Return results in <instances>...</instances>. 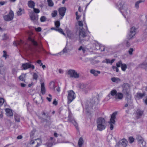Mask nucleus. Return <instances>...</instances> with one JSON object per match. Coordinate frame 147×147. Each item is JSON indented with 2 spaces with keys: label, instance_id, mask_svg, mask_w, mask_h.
Wrapping results in <instances>:
<instances>
[{
  "label": "nucleus",
  "instance_id": "obj_1",
  "mask_svg": "<svg viewBox=\"0 0 147 147\" xmlns=\"http://www.w3.org/2000/svg\"><path fill=\"white\" fill-rule=\"evenodd\" d=\"M123 93L125 96V99L127 101V103L126 104L124 107L131 108L133 106L132 101L131 99V96L130 92L129 85L127 84H125L123 90Z\"/></svg>",
  "mask_w": 147,
  "mask_h": 147
},
{
  "label": "nucleus",
  "instance_id": "obj_2",
  "mask_svg": "<svg viewBox=\"0 0 147 147\" xmlns=\"http://www.w3.org/2000/svg\"><path fill=\"white\" fill-rule=\"evenodd\" d=\"M118 6L120 8L121 12L128 21L131 16V11L127 8V5L125 1L123 0H120L118 3Z\"/></svg>",
  "mask_w": 147,
  "mask_h": 147
},
{
  "label": "nucleus",
  "instance_id": "obj_3",
  "mask_svg": "<svg viewBox=\"0 0 147 147\" xmlns=\"http://www.w3.org/2000/svg\"><path fill=\"white\" fill-rule=\"evenodd\" d=\"M97 129L102 131L105 129L106 126V122L105 119L102 117H99L97 119Z\"/></svg>",
  "mask_w": 147,
  "mask_h": 147
},
{
  "label": "nucleus",
  "instance_id": "obj_4",
  "mask_svg": "<svg viewBox=\"0 0 147 147\" xmlns=\"http://www.w3.org/2000/svg\"><path fill=\"white\" fill-rule=\"evenodd\" d=\"M67 92V103L69 104L75 98L76 96L75 93L72 90L68 91Z\"/></svg>",
  "mask_w": 147,
  "mask_h": 147
},
{
  "label": "nucleus",
  "instance_id": "obj_5",
  "mask_svg": "<svg viewBox=\"0 0 147 147\" xmlns=\"http://www.w3.org/2000/svg\"><path fill=\"white\" fill-rule=\"evenodd\" d=\"M117 114V113L114 112L113 113L111 116V118L110 121H109V124L110 128L111 130H112L114 128V125L115 124V119L116 118V115Z\"/></svg>",
  "mask_w": 147,
  "mask_h": 147
},
{
  "label": "nucleus",
  "instance_id": "obj_6",
  "mask_svg": "<svg viewBox=\"0 0 147 147\" xmlns=\"http://www.w3.org/2000/svg\"><path fill=\"white\" fill-rule=\"evenodd\" d=\"M67 74L69 77L75 78H78L80 76L79 74L74 69H69L67 72Z\"/></svg>",
  "mask_w": 147,
  "mask_h": 147
},
{
  "label": "nucleus",
  "instance_id": "obj_7",
  "mask_svg": "<svg viewBox=\"0 0 147 147\" xmlns=\"http://www.w3.org/2000/svg\"><path fill=\"white\" fill-rule=\"evenodd\" d=\"M22 69L23 70H26L30 68L33 70L35 68V66L32 64L31 62L30 61L29 62L22 64Z\"/></svg>",
  "mask_w": 147,
  "mask_h": 147
},
{
  "label": "nucleus",
  "instance_id": "obj_8",
  "mask_svg": "<svg viewBox=\"0 0 147 147\" xmlns=\"http://www.w3.org/2000/svg\"><path fill=\"white\" fill-rule=\"evenodd\" d=\"M13 12L12 10H10L7 15L4 16H3V18L5 21H9L13 19Z\"/></svg>",
  "mask_w": 147,
  "mask_h": 147
},
{
  "label": "nucleus",
  "instance_id": "obj_9",
  "mask_svg": "<svg viewBox=\"0 0 147 147\" xmlns=\"http://www.w3.org/2000/svg\"><path fill=\"white\" fill-rule=\"evenodd\" d=\"M127 144V141L126 139H123L118 142V146L119 147H125Z\"/></svg>",
  "mask_w": 147,
  "mask_h": 147
},
{
  "label": "nucleus",
  "instance_id": "obj_10",
  "mask_svg": "<svg viewBox=\"0 0 147 147\" xmlns=\"http://www.w3.org/2000/svg\"><path fill=\"white\" fill-rule=\"evenodd\" d=\"M136 29L135 27H132L130 30V33L129 34L128 38L130 39L134 36L136 34Z\"/></svg>",
  "mask_w": 147,
  "mask_h": 147
},
{
  "label": "nucleus",
  "instance_id": "obj_11",
  "mask_svg": "<svg viewBox=\"0 0 147 147\" xmlns=\"http://www.w3.org/2000/svg\"><path fill=\"white\" fill-rule=\"evenodd\" d=\"M68 121L72 123L76 129H78V125L77 123L74 120V118L70 115H69L68 116Z\"/></svg>",
  "mask_w": 147,
  "mask_h": 147
},
{
  "label": "nucleus",
  "instance_id": "obj_12",
  "mask_svg": "<svg viewBox=\"0 0 147 147\" xmlns=\"http://www.w3.org/2000/svg\"><path fill=\"white\" fill-rule=\"evenodd\" d=\"M66 11V8L65 7L60 8L59 9V12L60 15L62 17H63L65 15Z\"/></svg>",
  "mask_w": 147,
  "mask_h": 147
},
{
  "label": "nucleus",
  "instance_id": "obj_13",
  "mask_svg": "<svg viewBox=\"0 0 147 147\" xmlns=\"http://www.w3.org/2000/svg\"><path fill=\"white\" fill-rule=\"evenodd\" d=\"M90 72L91 74H93L95 77L98 76L99 74H100V71H97L94 69H92L90 70Z\"/></svg>",
  "mask_w": 147,
  "mask_h": 147
},
{
  "label": "nucleus",
  "instance_id": "obj_14",
  "mask_svg": "<svg viewBox=\"0 0 147 147\" xmlns=\"http://www.w3.org/2000/svg\"><path fill=\"white\" fill-rule=\"evenodd\" d=\"M123 97V94L121 92H118L115 96V98L116 99H118L119 100L122 99Z\"/></svg>",
  "mask_w": 147,
  "mask_h": 147
},
{
  "label": "nucleus",
  "instance_id": "obj_15",
  "mask_svg": "<svg viewBox=\"0 0 147 147\" xmlns=\"http://www.w3.org/2000/svg\"><path fill=\"white\" fill-rule=\"evenodd\" d=\"M145 95V94L144 92L142 93L140 92H138L136 94V98L137 99L142 98Z\"/></svg>",
  "mask_w": 147,
  "mask_h": 147
},
{
  "label": "nucleus",
  "instance_id": "obj_16",
  "mask_svg": "<svg viewBox=\"0 0 147 147\" xmlns=\"http://www.w3.org/2000/svg\"><path fill=\"white\" fill-rule=\"evenodd\" d=\"M94 45L95 46L96 49V50L100 49L102 47L103 48V50H101V51H105V48H104V47L102 46H101L98 43L96 42L94 44Z\"/></svg>",
  "mask_w": 147,
  "mask_h": 147
},
{
  "label": "nucleus",
  "instance_id": "obj_17",
  "mask_svg": "<svg viewBox=\"0 0 147 147\" xmlns=\"http://www.w3.org/2000/svg\"><path fill=\"white\" fill-rule=\"evenodd\" d=\"M79 38L80 39L82 38H84L86 36V33L83 30H81L79 33Z\"/></svg>",
  "mask_w": 147,
  "mask_h": 147
},
{
  "label": "nucleus",
  "instance_id": "obj_18",
  "mask_svg": "<svg viewBox=\"0 0 147 147\" xmlns=\"http://www.w3.org/2000/svg\"><path fill=\"white\" fill-rule=\"evenodd\" d=\"M6 114L7 116L9 117L13 116V113L12 111L9 109H5Z\"/></svg>",
  "mask_w": 147,
  "mask_h": 147
},
{
  "label": "nucleus",
  "instance_id": "obj_19",
  "mask_svg": "<svg viewBox=\"0 0 147 147\" xmlns=\"http://www.w3.org/2000/svg\"><path fill=\"white\" fill-rule=\"evenodd\" d=\"M28 6L30 8H33L35 6V3L32 1L31 0L28 1Z\"/></svg>",
  "mask_w": 147,
  "mask_h": 147
},
{
  "label": "nucleus",
  "instance_id": "obj_20",
  "mask_svg": "<svg viewBox=\"0 0 147 147\" xmlns=\"http://www.w3.org/2000/svg\"><path fill=\"white\" fill-rule=\"evenodd\" d=\"M41 92L43 94H44L45 93L46 89L45 86V84L44 83H42L41 84Z\"/></svg>",
  "mask_w": 147,
  "mask_h": 147
},
{
  "label": "nucleus",
  "instance_id": "obj_21",
  "mask_svg": "<svg viewBox=\"0 0 147 147\" xmlns=\"http://www.w3.org/2000/svg\"><path fill=\"white\" fill-rule=\"evenodd\" d=\"M49 87L51 89L55 90V82H51L49 84Z\"/></svg>",
  "mask_w": 147,
  "mask_h": 147
},
{
  "label": "nucleus",
  "instance_id": "obj_22",
  "mask_svg": "<svg viewBox=\"0 0 147 147\" xmlns=\"http://www.w3.org/2000/svg\"><path fill=\"white\" fill-rule=\"evenodd\" d=\"M112 81L115 83H118L121 81L120 79L118 78L113 77L111 78Z\"/></svg>",
  "mask_w": 147,
  "mask_h": 147
},
{
  "label": "nucleus",
  "instance_id": "obj_23",
  "mask_svg": "<svg viewBox=\"0 0 147 147\" xmlns=\"http://www.w3.org/2000/svg\"><path fill=\"white\" fill-rule=\"evenodd\" d=\"M67 36L70 38H73L74 37L73 34L69 30L67 31Z\"/></svg>",
  "mask_w": 147,
  "mask_h": 147
},
{
  "label": "nucleus",
  "instance_id": "obj_24",
  "mask_svg": "<svg viewBox=\"0 0 147 147\" xmlns=\"http://www.w3.org/2000/svg\"><path fill=\"white\" fill-rule=\"evenodd\" d=\"M24 12V9L20 8L17 11V14L18 16H21Z\"/></svg>",
  "mask_w": 147,
  "mask_h": 147
},
{
  "label": "nucleus",
  "instance_id": "obj_25",
  "mask_svg": "<svg viewBox=\"0 0 147 147\" xmlns=\"http://www.w3.org/2000/svg\"><path fill=\"white\" fill-rule=\"evenodd\" d=\"M140 147H146V143L145 141L138 143Z\"/></svg>",
  "mask_w": 147,
  "mask_h": 147
},
{
  "label": "nucleus",
  "instance_id": "obj_26",
  "mask_svg": "<svg viewBox=\"0 0 147 147\" xmlns=\"http://www.w3.org/2000/svg\"><path fill=\"white\" fill-rule=\"evenodd\" d=\"M137 139L138 143L144 141L143 138L140 135L137 136Z\"/></svg>",
  "mask_w": 147,
  "mask_h": 147
},
{
  "label": "nucleus",
  "instance_id": "obj_27",
  "mask_svg": "<svg viewBox=\"0 0 147 147\" xmlns=\"http://www.w3.org/2000/svg\"><path fill=\"white\" fill-rule=\"evenodd\" d=\"M23 42V41L22 40H20V41H15L13 42V44L14 45L16 46L20 45Z\"/></svg>",
  "mask_w": 147,
  "mask_h": 147
},
{
  "label": "nucleus",
  "instance_id": "obj_28",
  "mask_svg": "<svg viewBox=\"0 0 147 147\" xmlns=\"http://www.w3.org/2000/svg\"><path fill=\"white\" fill-rule=\"evenodd\" d=\"M84 143L83 140L82 138H80L78 141V144L79 147H81Z\"/></svg>",
  "mask_w": 147,
  "mask_h": 147
},
{
  "label": "nucleus",
  "instance_id": "obj_29",
  "mask_svg": "<svg viewBox=\"0 0 147 147\" xmlns=\"http://www.w3.org/2000/svg\"><path fill=\"white\" fill-rule=\"evenodd\" d=\"M28 40L30 41H31L33 44L35 46L37 45V43L35 41L34 39H33L30 37H29L28 38Z\"/></svg>",
  "mask_w": 147,
  "mask_h": 147
},
{
  "label": "nucleus",
  "instance_id": "obj_30",
  "mask_svg": "<svg viewBox=\"0 0 147 147\" xmlns=\"http://www.w3.org/2000/svg\"><path fill=\"white\" fill-rule=\"evenodd\" d=\"M139 66L140 67L145 68L147 67V63H146V62H144L140 64Z\"/></svg>",
  "mask_w": 147,
  "mask_h": 147
},
{
  "label": "nucleus",
  "instance_id": "obj_31",
  "mask_svg": "<svg viewBox=\"0 0 147 147\" xmlns=\"http://www.w3.org/2000/svg\"><path fill=\"white\" fill-rule=\"evenodd\" d=\"M15 119L16 121L18 122L20 121V116L19 115L16 114L14 115Z\"/></svg>",
  "mask_w": 147,
  "mask_h": 147
},
{
  "label": "nucleus",
  "instance_id": "obj_32",
  "mask_svg": "<svg viewBox=\"0 0 147 147\" xmlns=\"http://www.w3.org/2000/svg\"><path fill=\"white\" fill-rule=\"evenodd\" d=\"M48 5L50 7H53L54 3L52 0H47Z\"/></svg>",
  "mask_w": 147,
  "mask_h": 147
},
{
  "label": "nucleus",
  "instance_id": "obj_33",
  "mask_svg": "<svg viewBox=\"0 0 147 147\" xmlns=\"http://www.w3.org/2000/svg\"><path fill=\"white\" fill-rule=\"evenodd\" d=\"M117 93L116 90H113L111 91L110 92V94L112 96H116Z\"/></svg>",
  "mask_w": 147,
  "mask_h": 147
},
{
  "label": "nucleus",
  "instance_id": "obj_34",
  "mask_svg": "<svg viewBox=\"0 0 147 147\" xmlns=\"http://www.w3.org/2000/svg\"><path fill=\"white\" fill-rule=\"evenodd\" d=\"M127 68V66L126 64H122L121 65V69L122 71H125Z\"/></svg>",
  "mask_w": 147,
  "mask_h": 147
},
{
  "label": "nucleus",
  "instance_id": "obj_35",
  "mask_svg": "<svg viewBox=\"0 0 147 147\" xmlns=\"http://www.w3.org/2000/svg\"><path fill=\"white\" fill-rule=\"evenodd\" d=\"M31 19L33 21L36 20L37 18L36 17L35 15L34 14H32L30 16Z\"/></svg>",
  "mask_w": 147,
  "mask_h": 147
},
{
  "label": "nucleus",
  "instance_id": "obj_36",
  "mask_svg": "<svg viewBox=\"0 0 147 147\" xmlns=\"http://www.w3.org/2000/svg\"><path fill=\"white\" fill-rule=\"evenodd\" d=\"M25 77V74H22V75L19 76V79L20 80L23 81L24 80Z\"/></svg>",
  "mask_w": 147,
  "mask_h": 147
},
{
  "label": "nucleus",
  "instance_id": "obj_37",
  "mask_svg": "<svg viewBox=\"0 0 147 147\" xmlns=\"http://www.w3.org/2000/svg\"><path fill=\"white\" fill-rule=\"evenodd\" d=\"M55 25L56 26V27L57 28H59L60 25V22L58 21H56L55 22Z\"/></svg>",
  "mask_w": 147,
  "mask_h": 147
},
{
  "label": "nucleus",
  "instance_id": "obj_38",
  "mask_svg": "<svg viewBox=\"0 0 147 147\" xmlns=\"http://www.w3.org/2000/svg\"><path fill=\"white\" fill-rule=\"evenodd\" d=\"M143 113V112L140 110H138L137 111V115L140 116L142 115Z\"/></svg>",
  "mask_w": 147,
  "mask_h": 147
},
{
  "label": "nucleus",
  "instance_id": "obj_39",
  "mask_svg": "<svg viewBox=\"0 0 147 147\" xmlns=\"http://www.w3.org/2000/svg\"><path fill=\"white\" fill-rule=\"evenodd\" d=\"M45 145L47 147H51L52 145V144L51 142L49 141L46 144H45Z\"/></svg>",
  "mask_w": 147,
  "mask_h": 147
},
{
  "label": "nucleus",
  "instance_id": "obj_40",
  "mask_svg": "<svg viewBox=\"0 0 147 147\" xmlns=\"http://www.w3.org/2000/svg\"><path fill=\"white\" fill-rule=\"evenodd\" d=\"M57 14V11L56 10L54 11L51 13V16L52 17H55Z\"/></svg>",
  "mask_w": 147,
  "mask_h": 147
},
{
  "label": "nucleus",
  "instance_id": "obj_41",
  "mask_svg": "<svg viewBox=\"0 0 147 147\" xmlns=\"http://www.w3.org/2000/svg\"><path fill=\"white\" fill-rule=\"evenodd\" d=\"M57 31L58 32L60 33L63 34V35L65 36V34L63 32L62 29H61V28H58L57 29Z\"/></svg>",
  "mask_w": 147,
  "mask_h": 147
},
{
  "label": "nucleus",
  "instance_id": "obj_42",
  "mask_svg": "<svg viewBox=\"0 0 147 147\" xmlns=\"http://www.w3.org/2000/svg\"><path fill=\"white\" fill-rule=\"evenodd\" d=\"M142 2V1L141 0H139L135 4V7L137 8L138 9L139 8V4L140 3H141Z\"/></svg>",
  "mask_w": 147,
  "mask_h": 147
},
{
  "label": "nucleus",
  "instance_id": "obj_43",
  "mask_svg": "<svg viewBox=\"0 0 147 147\" xmlns=\"http://www.w3.org/2000/svg\"><path fill=\"white\" fill-rule=\"evenodd\" d=\"M2 37V39L3 40H6L8 38V36L7 34H4Z\"/></svg>",
  "mask_w": 147,
  "mask_h": 147
},
{
  "label": "nucleus",
  "instance_id": "obj_44",
  "mask_svg": "<svg viewBox=\"0 0 147 147\" xmlns=\"http://www.w3.org/2000/svg\"><path fill=\"white\" fill-rule=\"evenodd\" d=\"M38 76L37 74L36 73H34L33 75V78L36 80L38 78Z\"/></svg>",
  "mask_w": 147,
  "mask_h": 147
},
{
  "label": "nucleus",
  "instance_id": "obj_45",
  "mask_svg": "<svg viewBox=\"0 0 147 147\" xmlns=\"http://www.w3.org/2000/svg\"><path fill=\"white\" fill-rule=\"evenodd\" d=\"M49 97H47V99L49 102H51V100L52 99V95L49 94L48 95Z\"/></svg>",
  "mask_w": 147,
  "mask_h": 147
},
{
  "label": "nucleus",
  "instance_id": "obj_46",
  "mask_svg": "<svg viewBox=\"0 0 147 147\" xmlns=\"http://www.w3.org/2000/svg\"><path fill=\"white\" fill-rule=\"evenodd\" d=\"M122 64V62L121 61H119L118 62L116 63V65L117 67H120V66L121 67V65Z\"/></svg>",
  "mask_w": 147,
  "mask_h": 147
},
{
  "label": "nucleus",
  "instance_id": "obj_47",
  "mask_svg": "<svg viewBox=\"0 0 147 147\" xmlns=\"http://www.w3.org/2000/svg\"><path fill=\"white\" fill-rule=\"evenodd\" d=\"M4 102V99L2 98H0V107L2 106Z\"/></svg>",
  "mask_w": 147,
  "mask_h": 147
},
{
  "label": "nucleus",
  "instance_id": "obj_48",
  "mask_svg": "<svg viewBox=\"0 0 147 147\" xmlns=\"http://www.w3.org/2000/svg\"><path fill=\"white\" fill-rule=\"evenodd\" d=\"M33 9L34 12L36 13H39L40 12L39 9H38L35 8L34 7Z\"/></svg>",
  "mask_w": 147,
  "mask_h": 147
},
{
  "label": "nucleus",
  "instance_id": "obj_49",
  "mask_svg": "<svg viewBox=\"0 0 147 147\" xmlns=\"http://www.w3.org/2000/svg\"><path fill=\"white\" fill-rule=\"evenodd\" d=\"M40 20L41 22H44L46 20V18L44 16H42L41 17Z\"/></svg>",
  "mask_w": 147,
  "mask_h": 147
},
{
  "label": "nucleus",
  "instance_id": "obj_50",
  "mask_svg": "<svg viewBox=\"0 0 147 147\" xmlns=\"http://www.w3.org/2000/svg\"><path fill=\"white\" fill-rule=\"evenodd\" d=\"M129 142L130 143H133L134 140V138L132 137H130L129 138Z\"/></svg>",
  "mask_w": 147,
  "mask_h": 147
},
{
  "label": "nucleus",
  "instance_id": "obj_51",
  "mask_svg": "<svg viewBox=\"0 0 147 147\" xmlns=\"http://www.w3.org/2000/svg\"><path fill=\"white\" fill-rule=\"evenodd\" d=\"M87 85L84 84H82L80 86V88L82 89H84L87 87Z\"/></svg>",
  "mask_w": 147,
  "mask_h": 147
},
{
  "label": "nucleus",
  "instance_id": "obj_52",
  "mask_svg": "<svg viewBox=\"0 0 147 147\" xmlns=\"http://www.w3.org/2000/svg\"><path fill=\"white\" fill-rule=\"evenodd\" d=\"M84 23L86 25V30L87 31H88V32H89V31H88V27H87V26L86 25V21H85V15H84Z\"/></svg>",
  "mask_w": 147,
  "mask_h": 147
},
{
  "label": "nucleus",
  "instance_id": "obj_53",
  "mask_svg": "<svg viewBox=\"0 0 147 147\" xmlns=\"http://www.w3.org/2000/svg\"><path fill=\"white\" fill-rule=\"evenodd\" d=\"M36 63L38 64L40 66H41L42 65V63L41 61L40 60H38L37 61Z\"/></svg>",
  "mask_w": 147,
  "mask_h": 147
},
{
  "label": "nucleus",
  "instance_id": "obj_54",
  "mask_svg": "<svg viewBox=\"0 0 147 147\" xmlns=\"http://www.w3.org/2000/svg\"><path fill=\"white\" fill-rule=\"evenodd\" d=\"M78 24L80 26H82L83 25V22L82 21H80L78 22Z\"/></svg>",
  "mask_w": 147,
  "mask_h": 147
},
{
  "label": "nucleus",
  "instance_id": "obj_55",
  "mask_svg": "<svg viewBox=\"0 0 147 147\" xmlns=\"http://www.w3.org/2000/svg\"><path fill=\"white\" fill-rule=\"evenodd\" d=\"M118 67H117L115 66H113L112 67V68L114 70H115L117 72H118L119 71V69L118 68Z\"/></svg>",
  "mask_w": 147,
  "mask_h": 147
},
{
  "label": "nucleus",
  "instance_id": "obj_56",
  "mask_svg": "<svg viewBox=\"0 0 147 147\" xmlns=\"http://www.w3.org/2000/svg\"><path fill=\"white\" fill-rule=\"evenodd\" d=\"M35 130L34 129H33L31 132V133H30V136H33L34 134V133L35 132Z\"/></svg>",
  "mask_w": 147,
  "mask_h": 147
},
{
  "label": "nucleus",
  "instance_id": "obj_57",
  "mask_svg": "<svg viewBox=\"0 0 147 147\" xmlns=\"http://www.w3.org/2000/svg\"><path fill=\"white\" fill-rule=\"evenodd\" d=\"M6 1H1L0 2V4L1 5H3L7 3Z\"/></svg>",
  "mask_w": 147,
  "mask_h": 147
},
{
  "label": "nucleus",
  "instance_id": "obj_58",
  "mask_svg": "<svg viewBox=\"0 0 147 147\" xmlns=\"http://www.w3.org/2000/svg\"><path fill=\"white\" fill-rule=\"evenodd\" d=\"M133 51V48H130L129 51V53L130 55H131L132 54V52Z\"/></svg>",
  "mask_w": 147,
  "mask_h": 147
},
{
  "label": "nucleus",
  "instance_id": "obj_59",
  "mask_svg": "<svg viewBox=\"0 0 147 147\" xmlns=\"http://www.w3.org/2000/svg\"><path fill=\"white\" fill-rule=\"evenodd\" d=\"M3 117V111L2 110L0 109V118H2Z\"/></svg>",
  "mask_w": 147,
  "mask_h": 147
},
{
  "label": "nucleus",
  "instance_id": "obj_60",
  "mask_svg": "<svg viewBox=\"0 0 147 147\" xmlns=\"http://www.w3.org/2000/svg\"><path fill=\"white\" fill-rule=\"evenodd\" d=\"M3 57H5L6 58V56H7L6 52V51H3Z\"/></svg>",
  "mask_w": 147,
  "mask_h": 147
},
{
  "label": "nucleus",
  "instance_id": "obj_61",
  "mask_svg": "<svg viewBox=\"0 0 147 147\" xmlns=\"http://www.w3.org/2000/svg\"><path fill=\"white\" fill-rule=\"evenodd\" d=\"M57 101L56 99H55L54 101H53V104L56 105L57 104Z\"/></svg>",
  "mask_w": 147,
  "mask_h": 147
},
{
  "label": "nucleus",
  "instance_id": "obj_62",
  "mask_svg": "<svg viewBox=\"0 0 147 147\" xmlns=\"http://www.w3.org/2000/svg\"><path fill=\"white\" fill-rule=\"evenodd\" d=\"M35 30L36 31L40 32L41 31V28L40 27H38L35 28Z\"/></svg>",
  "mask_w": 147,
  "mask_h": 147
},
{
  "label": "nucleus",
  "instance_id": "obj_63",
  "mask_svg": "<svg viewBox=\"0 0 147 147\" xmlns=\"http://www.w3.org/2000/svg\"><path fill=\"white\" fill-rule=\"evenodd\" d=\"M106 63H111V60L108 59H105Z\"/></svg>",
  "mask_w": 147,
  "mask_h": 147
},
{
  "label": "nucleus",
  "instance_id": "obj_64",
  "mask_svg": "<svg viewBox=\"0 0 147 147\" xmlns=\"http://www.w3.org/2000/svg\"><path fill=\"white\" fill-rule=\"evenodd\" d=\"M20 85L22 87H25L26 86V84L23 83H21L20 84Z\"/></svg>",
  "mask_w": 147,
  "mask_h": 147
}]
</instances>
